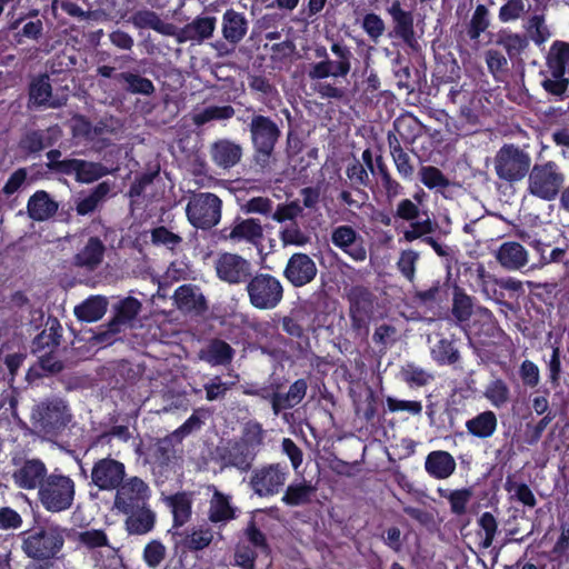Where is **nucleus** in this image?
<instances>
[{
	"label": "nucleus",
	"mask_w": 569,
	"mask_h": 569,
	"mask_svg": "<svg viewBox=\"0 0 569 569\" xmlns=\"http://www.w3.org/2000/svg\"><path fill=\"white\" fill-rule=\"evenodd\" d=\"M252 161L261 171L270 168L282 137L280 124L270 116L253 113L248 123Z\"/></svg>",
	"instance_id": "1"
},
{
	"label": "nucleus",
	"mask_w": 569,
	"mask_h": 569,
	"mask_svg": "<svg viewBox=\"0 0 569 569\" xmlns=\"http://www.w3.org/2000/svg\"><path fill=\"white\" fill-rule=\"evenodd\" d=\"M67 529L56 523L38 525L21 533V548L28 558L49 562L61 552Z\"/></svg>",
	"instance_id": "2"
},
{
	"label": "nucleus",
	"mask_w": 569,
	"mask_h": 569,
	"mask_svg": "<svg viewBox=\"0 0 569 569\" xmlns=\"http://www.w3.org/2000/svg\"><path fill=\"white\" fill-rule=\"evenodd\" d=\"M527 177V192L547 202L558 198L567 180L561 166L553 160L536 162Z\"/></svg>",
	"instance_id": "3"
},
{
	"label": "nucleus",
	"mask_w": 569,
	"mask_h": 569,
	"mask_svg": "<svg viewBox=\"0 0 569 569\" xmlns=\"http://www.w3.org/2000/svg\"><path fill=\"white\" fill-rule=\"evenodd\" d=\"M74 480L58 470L49 473L38 490V501L46 511L51 513L69 510L74 502Z\"/></svg>",
	"instance_id": "4"
},
{
	"label": "nucleus",
	"mask_w": 569,
	"mask_h": 569,
	"mask_svg": "<svg viewBox=\"0 0 569 569\" xmlns=\"http://www.w3.org/2000/svg\"><path fill=\"white\" fill-rule=\"evenodd\" d=\"M286 382L281 378H272L267 388L248 391V395L258 396L271 405L274 416L298 406L306 397L308 383L303 378L297 379L284 392Z\"/></svg>",
	"instance_id": "5"
},
{
	"label": "nucleus",
	"mask_w": 569,
	"mask_h": 569,
	"mask_svg": "<svg viewBox=\"0 0 569 569\" xmlns=\"http://www.w3.org/2000/svg\"><path fill=\"white\" fill-rule=\"evenodd\" d=\"M497 177L510 184L521 181L531 169L530 154L515 143H505L493 158Z\"/></svg>",
	"instance_id": "6"
},
{
	"label": "nucleus",
	"mask_w": 569,
	"mask_h": 569,
	"mask_svg": "<svg viewBox=\"0 0 569 569\" xmlns=\"http://www.w3.org/2000/svg\"><path fill=\"white\" fill-rule=\"evenodd\" d=\"M347 300L352 331L357 336L367 337L370 322L376 313V295L366 286L355 284L349 289Z\"/></svg>",
	"instance_id": "7"
},
{
	"label": "nucleus",
	"mask_w": 569,
	"mask_h": 569,
	"mask_svg": "<svg viewBox=\"0 0 569 569\" xmlns=\"http://www.w3.org/2000/svg\"><path fill=\"white\" fill-rule=\"evenodd\" d=\"M72 415L64 400L52 398L41 401L32 412L33 425L46 437H57L71 421Z\"/></svg>",
	"instance_id": "8"
},
{
	"label": "nucleus",
	"mask_w": 569,
	"mask_h": 569,
	"mask_svg": "<svg viewBox=\"0 0 569 569\" xmlns=\"http://www.w3.org/2000/svg\"><path fill=\"white\" fill-rule=\"evenodd\" d=\"M250 305L258 310H272L283 300L281 281L270 273L257 272L246 284Z\"/></svg>",
	"instance_id": "9"
},
{
	"label": "nucleus",
	"mask_w": 569,
	"mask_h": 569,
	"mask_svg": "<svg viewBox=\"0 0 569 569\" xmlns=\"http://www.w3.org/2000/svg\"><path fill=\"white\" fill-rule=\"evenodd\" d=\"M221 199L212 192L193 194L186 207V214L190 224L197 229L210 230L220 222Z\"/></svg>",
	"instance_id": "10"
},
{
	"label": "nucleus",
	"mask_w": 569,
	"mask_h": 569,
	"mask_svg": "<svg viewBox=\"0 0 569 569\" xmlns=\"http://www.w3.org/2000/svg\"><path fill=\"white\" fill-rule=\"evenodd\" d=\"M289 475L286 463H266L251 470L248 486L259 498H270L282 491Z\"/></svg>",
	"instance_id": "11"
},
{
	"label": "nucleus",
	"mask_w": 569,
	"mask_h": 569,
	"mask_svg": "<svg viewBox=\"0 0 569 569\" xmlns=\"http://www.w3.org/2000/svg\"><path fill=\"white\" fill-rule=\"evenodd\" d=\"M141 302L134 297H126L113 306L112 319L96 333L99 343L111 345L121 332L122 327L132 321L141 310Z\"/></svg>",
	"instance_id": "12"
},
{
	"label": "nucleus",
	"mask_w": 569,
	"mask_h": 569,
	"mask_svg": "<svg viewBox=\"0 0 569 569\" xmlns=\"http://www.w3.org/2000/svg\"><path fill=\"white\" fill-rule=\"evenodd\" d=\"M114 491L113 507L122 513L143 507L151 497L148 483L137 476L126 478Z\"/></svg>",
	"instance_id": "13"
},
{
	"label": "nucleus",
	"mask_w": 569,
	"mask_h": 569,
	"mask_svg": "<svg viewBox=\"0 0 569 569\" xmlns=\"http://www.w3.org/2000/svg\"><path fill=\"white\" fill-rule=\"evenodd\" d=\"M127 478L126 465L110 455L93 462L90 485L100 491H114Z\"/></svg>",
	"instance_id": "14"
},
{
	"label": "nucleus",
	"mask_w": 569,
	"mask_h": 569,
	"mask_svg": "<svg viewBox=\"0 0 569 569\" xmlns=\"http://www.w3.org/2000/svg\"><path fill=\"white\" fill-rule=\"evenodd\" d=\"M217 277L231 286L243 284L253 274L252 263L238 253H220L214 262Z\"/></svg>",
	"instance_id": "15"
},
{
	"label": "nucleus",
	"mask_w": 569,
	"mask_h": 569,
	"mask_svg": "<svg viewBox=\"0 0 569 569\" xmlns=\"http://www.w3.org/2000/svg\"><path fill=\"white\" fill-rule=\"evenodd\" d=\"M316 262L303 252L293 253L283 269V277L295 288L312 282L317 276Z\"/></svg>",
	"instance_id": "16"
},
{
	"label": "nucleus",
	"mask_w": 569,
	"mask_h": 569,
	"mask_svg": "<svg viewBox=\"0 0 569 569\" xmlns=\"http://www.w3.org/2000/svg\"><path fill=\"white\" fill-rule=\"evenodd\" d=\"M263 237V230L260 221L254 218L242 219L237 217L229 227L220 231L222 240H229L233 243L248 242L257 244Z\"/></svg>",
	"instance_id": "17"
},
{
	"label": "nucleus",
	"mask_w": 569,
	"mask_h": 569,
	"mask_svg": "<svg viewBox=\"0 0 569 569\" xmlns=\"http://www.w3.org/2000/svg\"><path fill=\"white\" fill-rule=\"evenodd\" d=\"M331 242L357 262L367 258L363 239L351 226L336 227L331 232Z\"/></svg>",
	"instance_id": "18"
},
{
	"label": "nucleus",
	"mask_w": 569,
	"mask_h": 569,
	"mask_svg": "<svg viewBox=\"0 0 569 569\" xmlns=\"http://www.w3.org/2000/svg\"><path fill=\"white\" fill-rule=\"evenodd\" d=\"M48 476V469L44 462L38 458L27 459L21 467L12 473L14 483L26 490H39Z\"/></svg>",
	"instance_id": "19"
},
{
	"label": "nucleus",
	"mask_w": 569,
	"mask_h": 569,
	"mask_svg": "<svg viewBox=\"0 0 569 569\" xmlns=\"http://www.w3.org/2000/svg\"><path fill=\"white\" fill-rule=\"evenodd\" d=\"M61 134L62 131L58 124L44 130H29L21 137L19 148L29 154L39 153L43 149L56 144Z\"/></svg>",
	"instance_id": "20"
},
{
	"label": "nucleus",
	"mask_w": 569,
	"mask_h": 569,
	"mask_svg": "<svg viewBox=\"0 0 569 569\" xmlns=\"http://www.w3.org/2000/svg\"><path fill=\"white\" fill-rule=\"evenodd\" d=\"M499 266L508 271H518L529 262L528 250L517 241H505L495 251Z\"/></svg>",
	"instance_id": "21"
},
{
	"label": "nucleus",
	"mask_w": 569,
	"mask_h": 569,
	"mask_svg": "<svg viewBox=\"0 0 569 569\" xmlns=\"http://www.w3.org/2000/svg\"><path fill=\"white\" fill-rule=\"evenodd\" d=\"M210 156L217 167L230 169L241 161L243 148L230 139H219L211 144Z\"/></svg>",
	"instance_id": "22"
},
{
	"label": "nucleus",
	"mask_w": 569,
	"mask_h": 569,
	"mask_svg": "<svg viewBox=\"0 0 569 569\" xmlns=\"http://www.w3.org/2000/svg\"><path fill=\"white\" fill-rule=\"evenodd\" d=\"M257 457L253 449L239 440L229 441L222 449L220 458L226 466L234 467L240 471H249Z\"/></svg>",
	"instance_id": "23"
},
{
	"label": "nucleus",
	"mask_w": 569,
	"mask_h": 569,
	"mask_svg": "<svg viewBox=\"0 0 569 569\" xmlns=\"http://www.w3.org/2000/svg\"><path fill=\"white\" fill-rule=\"evenodd\" d=\"M178 440L171 433L163 438L157 439L148 448L149 462L159 467L161 470L167 469L177 458Z\"/></svg>",
	"instance_id": "24"
},
{
	"label": "nucleus",
	"mask_w": 569,
	"mask_h": 569,
	"mask_svg": "<svg viewBox=\"0 0 569 569\" xmlns=\"http://www.w3.org/2000/svg\"><path fill=\"white\" fill-rule=\"evenodd\" d=\"M106 252V246L99 237H90L73 257L72 266L93 271L102 262Z\"/></svg>",
	"instance_id": "25"
},
{
	"label": "nucleus",
	"mask_w": 569,
	"mask_h": 569,
	"mask_svg": "<svg viewBox=\"0 0 569 569\" xmlns=\"http://www.w3.org/2000/svg\"><path fill=\"white\" fill-rule=\"evenodd\" d=\"M62 331L59 319L49 315L43 330L32 340V352L54 351L60 346Z\"/></svg>",
	"instance_id": "26"
},
{
	"label": "nucleus",
	"mask_w": 569,
	"mask_h": 569,
	"mask_svg": "<svg viewBox=\"0 0 569 569\" xmlns=\"http://www.w3.org/2000/svg\"><path fill=\"white\" fill-rule=\"evenodd\" d=\"M29 102L34 107L59 108L63 104L59 99H52V86L48 73L34 77L29 84Z\"/></svg>",
	"instance_id": "27"
},
{
	"label": "nucleus",
	"mask_w": 569,
	"mask_h": 569,
	"mask_svg": "<svg viewBox=\"0 0 569 569\" xmlns=\"http://www.w3.org/2000/svg\"><path fill=\"white\" fill-rule=\"evenodd\" d=\"M234 349L220 338L210 339L199 352V358L212 367L230 365Z\"/></svg>",
	"instance_id": "28"
},
{
	"label": "nucleus",
	"mask_w": 569,
	"mask_h": 569,
	"mask_svg": "<svg viewBox=\"0 0 569 569\" xmlns=\"http://www.w3.org/2000/svg\"><path fill=\"white\" fill-rule=\"evenodd\" d=\"M457 463L453 456L443 450L431 451L425 461L427 473L435 479H447L456 470Z\"/></svg>",
	"instance_id": "29"
},
{
	"label": "nucleus",
	"mask_w": 569,
	"mask_h": 569,
	"mask_svg": "<svg viewBox=\"0 0 569 569\" xmlns=\"http://www.w3.org/2000/svg\"><path fill=\"white\" fill-rule=\"evenodd\" d=\"M217 19L214 17H196L190 23L181 28L179 41L202 42L212 37L216 29Z\"/></svg>",
	"instance_id": "30"
},
{
	"label": "nucleus",
	"mask_w": 569,
	"mask_h": 569,
	"mask_svg": "<svg viewBox=\"0 0 569 569\" xmlns=\"http://www.w3.org/2000/svg\"><path fill=\"white\" fill-rule=\"evenodd\" d=\"M58 208V202L44 190L36 191L27 203L28 214L34 221H44L53 217Z\"/></svg>",
	"instance_id": "31"
},
{
	"label": "nucleus",
	"mask_w": 569,
	"mask_h": 569,
	"mask_svg": "<svg viewBox=\"0 0 569 569\" xmlns=\"http://www.w3.org/2000/svg\"><path fill=\"white\" fill-rule=\"evenodd\" d=\"M173 298L178 308L184 311L202 313L208 309L204 296L191 284H182L177 288Z\"/></svg>",
	"instance_id": "32"
},
{
	"label": "nucleus",
	"mask_w": 569,
	"mask_h": 569,
	"mask_svg": "<svg viewBox=\"0 0 569 569\" xmlns=\"http://www.w3.org/2000/svg\"><path fill=\"white\" fill-rule=\"evenodd\" d=\"M122 90L130 94L152 96L156 91L153 82L136 71H122L114 76Z\"/></svg>",
	"instance_id": "33"
},
{
	"label": "nucleus",
	"mask_w": 569,
	"mask_h": 569,
	"mask_svg": "<svg viewBox=\"0 0 569 569\" xmlns=\"http://www.w3.org/2000/svg\"><path fill=\"white\" fill-rule=\"evenodd\" d=\"M527 243L535 250V252L539 256V264L547 266L551 263H562L567 260L568 254V246L567 243L563 247H555L547 252V248H551L552 242L546 241L541 238L535 237L531 239L528 236Z\"/></svg>",
	"instance_id": "34"
},
{
	"label": "nucleus",
	"mask_w": 569,
	"mask_h": 569,
	"mask_svg": "<svg viewBox=\"0 0 569 569\" xmlns=\"http://www.w3.org/2000/svg\"><path fill=\"white\" fill-rule=\"evenodd\" d=\"M248 30V21L244 16L233 9H227L222 17V34L223 38L237 44L246 36Z\"/></svg>",
	"instance_id": "35"
},
{
	"label": "nucleus",
	"mask_w": 569,
	"mask_h": 569,
	"mask_svg": "<svg viewBox=\"0 0 569 569\" xmlns=\"http://www.w3.org/2000/svg\"><path fill=\"white\" fill-rule=\"evenodd\" d=\"M130 21L138 29H152L163 36L174 34V26L163 22L157 12L149 9L136 11L130 17Z\"/></svg>",
	"instance_id": "36"
},
{
	"label": "nucleus",
	"mask_w": 569,
	"mask_h": 569,
	"mask_svg": "<svg viewBox=\"0 0 569 569\" xmlns=\"http://www.w3.org/2000/svg\"><path fill=\"white\" fill-rule=\"evenodd\" d=\"M388 144L398 174L405 181H411L415 176V167L410 156L403 150L398 138L391 132L388 134Z\"/></svg>",
	"instance_id": "37"
},
{
	"label": "nucleus",
	"mask_w": 569,
	"mask_h": 569,
	"mask_svg": "<svg viewBox=\"0 0 569 569\" xmlns=\"http://www.w3.org/2000/svg\"><path fill=\"white\" fill-rule=\"evenodd\" d=\"M388 12L395 22L396 34L400 37L405 42H413L415 30L412 13L410 11L403 10L399 1L392 2V4L388 8Z\"/></svg>",
	"instance_id": "38"
},
{
	"label": "nucleus",
	"mask_w": 569,
	"mask_h": 569,
	"mask_svg": "<svg viewBox=\"0 0 569 569\" xmlns=\"http://www.w3.org/2000/svg\"><path fill=\"white\" fill-rule=\"evenodd\" d=\"M126 515L128 516L126 527L131 535H146L154 527L156 513L148 503Z\"/></svg>",
	"instance_id": "39"
},
{
	"label": "nucleus",
	"mask_w": 569,
	"mask_h": 569,
	"mask_svg": "<svg viewBox=\"0 0 569 569\" xmlns=\"http://www.w3.org/2000/svg\"><path fill=\"white\" fill-rule=\"evenodd\" d=\"M498 420L497 416L491 410H486L478 413L476 417L466 421L468 432L477 438H490L497 430Z\"/></svg>",
	"instance_id": "40"
},
{
	"label": "nucleus",
	"mask_w": 569,
	"mask_h": 569,
	"mask_svg": "<svg viewBox=\"0 0 569 569\" xmlns=\"http://www.w3.org/2000/svg\"><path fill=\"white\" fill-rule=\"evenodd\" d=\"M545 8L541 12H535L526 20L523 28L529 42L532 41L537 47L543 46L552 36L546 23Z\"/></svg>",
	"instance_id": "41"
},
{
	"label": "nucleus",
	"mask_w": 569,
	"mask_h": 569,
	"mask_svg": "<svg viewBox=\"0 0 569 569\" xmlns=\"http://www.w3.org/2000/svg\"><path fill=\"white\" fill-rule=\"evenodd\" d=\"M173 517V527L180 528L186 525L192 513V500L189 493L181 491L166 498Z\"/></svg>",
	"instance_id": "42"
},
{
	"label": "nucleus",
	"mask_w": 569,
	"mask_h": 569,
	"mask_svg": "<svg viewBox=\"0 0 569 569\" xmlns=\"http://www.w3.org/2000/svg\"><path fill=\"white\" fill-rule=\"evenodd\" d=\"M316 490V487L306 480L292 482L286 488L281 501L290 507L308 505L312 501Z\"/></svg>",
	"instance_id": "43"
},
{
	"label": "nucleus",
	"mask_w": 569,
	"mask_h": 569,
	"mask_svg": "<svg viewBox=\"0 0 569 569\" xmlns=\"http://www.w3.org/2000/svg\"><path fill=\"white\" fill-rule=\"evenodd\" d=\"M108 301L104 297L94 296L86 299L74 308L78 320L94 322L100 320L107 312Z\"/></svg>",
	"instance_id": "44"
},
{
	"label": "nucleus",
	"mask_w": 569,
	"mask_h": 569,
	"mask_svg": "<svg viewBox=\"0 0 569 569\" xmlns=\"http://www.w3.org/2000/svg\"><path fill=\"white\" fill-rule=\"evenodd\" d=\"M451 312L459 323L468 322L473 312L472 297L467 295L465 289L459 286L453 287Z\"/></svg>",
	"instance_id": "45"
},
{
	"label": "nucleus",
	"mask_w": 569,
	"mask_h": 569,
	"mask_svg": "<svg viewBox=\"0 0 569 569\" xmlns=\"http://www.w3.org/2000/svg\"><path fill=\"white\" fill-rule=\"evenodd\" d=\"M431 358L439 366L455 365L460 360V352L453 339L441 338L431 348Z\"/></svg>",
	"instance_id": "46"
},
{
	"label": "nucleus",
	"mask_w": 569,
	"mask_h": 569,
	"mask_svg": "<svg viewBox=\"0 0 569 569\" xmlns=\"http://www.w3.org/2000/svg\"><path fill=\"white\" fill-rule=\"evenodd\" d=\"M110 183L107 181L100 182L96 186L90 193L77 201L76 211L79 216H87L92 213L101 201L108 196L110 192Z\"/></svg>",
	"instance_id": "47"
},
{
	"label": "nucleus",
	"mask_w": 569,
	"mask_h": 569,
	"mask_svg": "<svg viewBox=\"0 0 569 569\" xmlns=\"http://www.w3.org/2000/svg\"><path fill=\"white\" fill-rule=\"evenodd\" d=\"M69 537L89 550L110 547L109 538L103 529H88L83 531H74Z\"/></svg>",
	"instance_id": "48"
},
{
	"label": "nucleus",
	"mask_w": 569,
	"mask_h": 569,
	"mask_svg": "<svg viewBox=\"0 0 569 569\" xmlns=\"http://www.w3.org/2000/svg\"><path fill=\"white\" fill-rule=\"evenodd\" d=\"M497 43L506 50L510 60L518 59L529 47V38L522 33L501 32Z\"/></svg>",
	"instance_id": "49"
},
{
	"label": "nucleus",
	"mask_w": 569,
	"mask_h": 569,
	"mask_svg": "<svg viewBox=\"0 0 569 569\" xmlns=\"http://www.w3.org/2000/svg\"><path fill=\"white\" fill-rule=\"evenodd\" d=\"M236 518V509L230 505L229 498L217 491L213 495L209 509V520L213 523L226 522Z\"/></svg>",
	"instance_id": "50"
},
{
	"label": "nucleus",
	"mask_w": 569,
	"mask_h": 569,
	"mask_svg": "<svg viewBox=\"0 0 569 569\" xmlns=\"http://www.w3.org/2000/svg\"><path fill=\"white\" fill-rule=\"evenodd\" d=\"M236 113V110L232 106H209L202 109L200 112H197L192 117V121L197 127L204 126L206 123L217 120H229Z\"/></svg>",
	"instance_id": "51"
},
{
	"label": "nucleus",
	"mask_w": 569,
	"mask_h": 569,
	"mask_svg": "<svg viewBox=\"0 0 569 569\" xmlns=\"http://www.w3.org/2000/svg\"><path fill=\"white\" fill-rule=\"evenodd\" d=\"M569 63V42L556 40L551 47L547 57L548 69H553L558 73L559 71L566 72Z\"/></svg>",
	"instance_id": "52"
},
{
	"label": "nucleus",
	"mask_w": 569,
	"mask_h": 569,
	"mask_svg": "<svg viewBox=\"0 0 569 569\" xmlns=\"http://www.w3.org/2000/svg\"><path fill=\"white\" fill-rule=\"evenodd\" d=\"M439 496L446 498L450 503V510L457 516L465 515L467 511V505L471 499L472 492L468 488L448 490L438 489Z\"/></svg>",
	"instance_id": "53"
},
{
	"label": "nucleus",
	"mask_w": 569,
	"mask_h": 569,
	"mask_svg": "<svg viewBox=\"0 0 569 569\" xmlns=\"http://www.w3.org/2000/svg\"><path fill=\"white\" fill-rule=\"evenodd\" d=\"M63 370V363L56 358L53 351H47L39 357L36 366L29 369L28 376L41 378L49 375H56Z\"/></svg>",
	"instance_id": "54"
},
{
	"label": "nucleus",
	"mask_w": 569,
	"mask_h": 569,
	"mask_svg": "<svg viewBox=\"0 0 569 569\" xmlns=\"http://www.w3.org/2000/svg\"><path fill=\"white\" fill-rule=\"evenodd\" d=\"M244 537L251 548L257 550L260 555L269 558L271 556V547L268 542L267 536L258 528L253 518H251L244 529Z\"/></svg>",
	"instance_id": "55"
},
{
	"label": "nucleus",
	"mask_w": 569,
	"mask_h": 569,
	"mask_svg": "<svg viewBox=\"0 0 569 569\" xmlns=\"http://www.w3.org/2000/svg\"><path fill=\"white\" fill-rule=\"evenodd\" d=\"M490 26V12L489 9L479 3L471 17V20L467 28V34L471 40H477Z\"/></svg>",
	"instance_id": "56"
},
{
	"label": "nucleus",
	"mask_w": 569,
	"mask_h": 569,
	"mask_svg": "<svg viewBox=\"0 0 569 569\" xmlns=\"http://www.w3.org/2000/svg\"><path fill=\"white\" fill-rule=\"evenodd\" d=\"M550 77L545 78L541 81L543 90L560 100H562L568 91L569 79L566 78V72L559 71L558 73L553 69H548Z\"/></svg>",
	"instance_id": "57"
},
{
	"label": "nucleus",
	"mask_w": 569,
	"mask_h": 569,
	"mask_svg": "<svg viewBox=\"0 0 569 569\" xmlns=\"http://www.w3.org/2000/svg\"><path fill=\"white\" fill-rule=\"evenodd\" d=\"M109 170L100 162H91L80 159L76 180L82 183H91L109 174Z\"/></svg>",
	"instance_id": "58"
},
{
	"label": "nucleus",
	"mask_w": 569,
	"mask_h": 569,
	"mask_svg": "<svg viewBox=\"0 0 569 569\" xmlns=\"http://www.w3.org/2000/svg\"><path fill=\"white\" fill-rule=\"evenodd\" d=\"M419 180L428 189H445L450 184L449 179L435 166H421L418 171Z\"/></svg>",
	"instance_id": "59"
},
{
	"label": "nucleus",
	"mask_w": 569,
	"mask_h": 569,
	"mask_svg": "<svg viewBox=\"0 0 569 569\" xmlns=\"http://www.w3.org/2000/svg\"><path fill=\"white\" fill-rule=\"evenodd\" d=\"M331 51L338 58L337 61H333L332 77H346L351 69L352 52L347 46L338 42L331 44Z\"/></svg>",
	"instance_id": "60"
},
{
	"label": "nucleus",
	"mask_w": 569,
	"mask_h": 569,
	"mask_svg": "<svg viewBox=\"0 0 569 569\" xmlns=\"http://www.w3.org/2000/svg\"><path fill=\"white\" fill-rule=\"evenodd\" d=\"M303 212V207L300 206L298 200L290 202L278 203L274 211L270 213L272 220L278 223L293 222Z\"/></svg>",
	"instance_id": "61"
},
{
	"label": "nucleus",
	"mask_w": 569,
	"mask_h": 569,
	"mask_svg": "<svg viewBox=\"0 0 569 569\" xmlns=\"http://www.w3.org/2000/svg\"><path fill=\"white\" fill-rule=\"evenodd\" d=\"M279 238L283 246L302 247L310 240L309 236L305 233L299 227L297 220L286 224L279 232Z\"/></svg>",
	"instance_id": "62"
},
{
	"label": "nucleus",
	"mask_w": 569,
	"mask_h": 569,
	"mask_svg": "<svg viewBox=\"0 0 569 569\" xmlns=\"http://www.w3.org/2000/svg\"><path fill=\"white\" fill-rule=\"evenodd\" d=\"M213 539L211 528H199L192 530L183 540V546L190 551H199L207 548Z\"/></svg>",
	"instance_id": "63"
},
{
	"label": "nucleus",
	"mask_w": 569,
	"mask_h": 569,
	"mask_svg": "<svg viewBox=\"0 0 569 569\" xmlns=\"http://www.w3.org/2000/svg\"><path fill=\"white\" fill-rule=\"evenodd\" d=\"M509 395V387L502 379L491 381L485 391V397L491 402V405L498 408L508 402Z\"/></svg>",
	"instance_id": "64"
}]
</instances>
